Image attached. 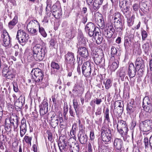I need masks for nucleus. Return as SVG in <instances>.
<instances>
[{
    "label": "nucleus",
    "mask_w": 152,
    "mask_h": 152,
    "mask_svg": "<svg viewBox=\"0 0 152 152\" xmlns=\"http://www.w3.org/2000/svg\"><path fill=\"white\" fill-rule=\"evenodd\" d=\"M69 109V113L70 115L73 118H75V113H76L75 112H74V109L71 106H70Z\"/></svg>",
    "instance_id": "obj_56"
},
{
    "label": "nucleus",
    "mask_w": 152,
    "mask_h": 152,
    "mask_svg": "<svg viewBox=\"0 0 152 152\" xmlns=\"http://www.w3.org/2000/svg\"><path fill=\"white\" fill-rule=\"evenodd\" d=\"M152 101L148 96H145L143 99V105L152 104Z\"/></svg>",
    "instance_id": "obj_38"
},
{
    "label": "nucleus",
    "mask_w": 152,
    "mask_h": 152,
    "mask_svg": "<svg viewBox=\"0 0 152 152\" xmlns=\"http://www.w3.org/2000/svg\"><path fill=\"white\" fill-rule=\"evenodd\" d=\"M61 9H60L55 12H52V15L56 19L60 18L62 15Z\"/></svg>",
    "instance_id": "obj_33"
},
{
    "label": "nucleus",
    "mask_w": 152,
    "mask_h": 152,
    "mask_svg": "<svg viewBox=\"0 0 152 152\" xmlns=\"http://www.w3.org/2000/svg\"><path fill=\"white\" fill-rule=\"evenodd\" d=\"M38 29L39 32L40 34L41 35L44 37H45L47 36V34L46 32L45 29L42 27H41L39 23L38 22Z\"/></svg>",
    "instance_id": "obj_32"
},
{
    "label": "nucleus",
    "mask_w": 152,
    "mask_h": 152,
    "mask_svg": "<svg viewBox=\"0 0 152 152\" xmlns=\"http://www.w3.org/2000/svg\"><path fill=\"white\" fill-rule=\"evenodd\" d=\"M28 38V35L26 34L23 30L22 29L18 30L16 39L18 40L21 45H24L27 41Z\"/></svg>",
    "instance_id": "obj_5"
},
{
    "label": "nucleus",
    "mask_w": 152,
    "mask_h": 152,
    "mask_svg": "<svg viewBox=\"0 0 152 152\" xmlns=\"http://www.w3.org/2000/svg\"><path fill=\"white\" fill-rule=\"evenodd\" d=\"M58 144L59 148V149L61 152H62V150H65L66 149V147L67 146L66 143L61 142L60 143H58Z\"/></svg>",
    "instance_id": "obj_39"
},
{
    "label": "nucleus",
    "mask_w": 152,
    "mask_h": 152,
    "mask_svg": "<svg viewBox=\"0 0 152 152\" xmlns=\"http://www.w3.org/2000/svg\"><path fill=\"white\" fill-rule=\"evenodd\" d=\"M38 22L35 20H32L28 24L27 29L30 34L32 36L37 35L38 33Z\"/></svg>",
    "instance_id": "obj_3"
},
{
    "label": "nucleus",
    "mask_w": 152,
    "mask_h": 152,
    "mask_svg": "<svg viewBox=\"0 0 152 152\" xmlns=\"http://www.w3.org/2000/svg\"><path fill=\"white\" fill-rule=\"evenodd\" d=\"M18 16H15L13 19L8 23V26L10 29H12L18 22Z\"/></svg>",
    "instance_id": "obj_26"
},
{
    "label": "nucleus",
    "mask_w": 152,
    "mask_h": 152,
    "mask_svg": "<svg viewBox=\"0 0 152 152\" xmlns=\"http://www.w3.org/2000/svg\"><path fill=\"white\" fill-rule=\"evenodd\" d=\"M93 37H95V39H96V42L97 44H100L102 43L103 38L101 35L99 33L97 34L96 35L95 34Z\"/></svg>",
    "instance_id": "obj_35"
},
{
    "label": "nucleus",
    "mask_w": 152,
    "mask_h": 152,
    "mask_svg": "<svg viewBox=\"0 0 152 152\" xmlns=\"http://www.w3.org/2000/svg\"><path fill=\"white\" fill-rule=\"evenodd\" d=\"M100 5L94 1L93 3V8L94 10H97L99 8Z\"/></svg>",
    "instance_id": "obj_60"
},
{
    "label": "nucleus",
    "mask_w": 152,
    "mask_h": 152,
    "mask_svg": "<svg viewBox=\"0 0 152 152\" xmlns=\"http://www.w3.org/2000/svg\"><path fill=\"white\" fill-rule=\"evenodd\" d=\"M56 39L54 38H52L49 42L50 45L53 47L55 46L56 44Z\"/></svg>",
    "instance_id": "obj_62"
},
{
    "label": "nucleus",
    "mask_w": 152,
    "mask_h": 152,
    "mask_svg": "<svg viewBox=\"0 0 152 152\" xmlns=\"http://www.w3.org/2000/svg\"><path fill=\"white\" fill-rule=\"evenodd\" d=\"M118 75L119 77V79L122 81H124L126 75L125 70L123 68H121L118 71Z\"/></svg>",
    "instance_id": "obj_28"
},
{
    "label": "nucleus",
    "mask_w": 152,
    "mask_h": 152,
    "mask_svg": "<svg viewBox=\"0 0 152 152\" xmlns=\"http://www.w3.org/2000/svg\"><path fill=\"white\" fill-rule=\"evenodd\" d=\"M118 67V64L115 62H113L110 66V69L112 71H114Z\"/></svg>",
    "instance_id": "obj_49"
},
{
    "label": "nucleus",
    "mask_w": 152,
    "mask_h": 152,
    "mask_svg": "<svg viewBox=\"0 0 152 152\" xmlns=\"http://www.w3.org/2000/svg\"><path fill=\"white\" fill-rule=\"evenodd\" d=\"M105 84V88L108 89L112 86L111 81L110 79H108L107 80L106 83L104 82Z\"/></svg>",
    "instance_id": "obj_47"
},
{
    "label": "nucleus",
    "mask_w": 152,
    "mask_h": 152,
    "mask_svg": "<svg viewBox=\"0 0 152 152\" xmlns=\"http://www.w3.org/2000/svg\"><path fill=\"white\" fill-rule=\"evenodd\" d=\"M32 53L35 60L37 61H40L44 58L47 53L45 48L43 47L40 44H37L32 49Z\"/></svg>",
    "instance_id": "obj_1"
},
{
    "label": "nucleus",
    "mask_w": 152,
    "mask_h": 152,
    "mask_svg": "<svg viewBox=\"0 0 152 152\" xmlns=\"http://www.w3.org/2000/svg\"><path fill=\"white\" fill-rule=\"evenodd\" d=\"M124 107L123 102L121 101H117L114 103V109L117 107Z\"/></svg>",
    "instance_id": "obj_37"
},
{
    "label": "nucleus",
    "mask_w": 152,
    "mask_h": 152,
    "mask_svg": "<svg viewBox=\"0 0 152 152\" xmlns=\"http://www.w3.org/2000/svg\"><path fill=\"white\" fill-rule=\"evenodd\" d=\"M59 118L56 113L54 112H53V114L51 117V120L50 124L51 127L55 128L58 126L59 122Z\"/></svg>",
    "instance_id": "obj_13"
},
{
    "label": "nucleus",
    "mask_w": 152,
    "mask_h": 152,
    "mask_svg": "<svg viewBox=\"0 0 152 152\" xmlns=\"http://www.w3.org/2000/svg\"><path fill=\"white\" fill-rule=\"evenodd\" d=\"M85 29L90 37H94L95 34L96 35L97 34L99 33L100 31L99 28L91 22L88 23L85 27Z\"/></svg>",
    "instance_id": "obj_2"
},
{
    "label": "nucleus",
    "mask_w": 152,
    "mask_h": 152,
    "mask_svg": "<svg viewBox=\"0 0 152 152\" xmlns=\"http://www.w3.org/2000/svg\"><path fill=\"white\" fill-rule=\"evenodd\" d=\"M5 129L7 128L8 130H9V131H10L13 127L14 130L15 131L18 126V124L15 123L14 122H13L12 121H11L9 118H6L5 119Z\"/></svg>",
    "instance_id": "obj_15"
},
{
    "label": "nucleus",
    "mask_w": 152,
    "mask_h": 152,
    "mask_svg": "<svg viewBox=\"0 0 152 152\" xmlns=\"http://www.w3.org/2000/svg\"><path fill=\"white\" fill-rule=\"evenodd\" d=\"M130 7L127 5L124 7L123 8L121 9V11L125 15L126 17H128L130 14L129 11Z\"/></svg>",
    "instance_id": "obj_31"
},
{
    "label": "nucleus",
    "mask_w": 152,
    "mask_h": 152,
    "mask_svg": "<svg viewBox=\"0 0 152 152\" xmlns=\"http://www.w3.org/2000/svg\"><path fill=\"white\" fill-rule=\"evenodd\" d=\"M1 38L3 41V45L5 47H7L11 45L10 37L8 33L6 30H4L2 31L1 35Z\"/></svg>",
    "instance_id": "obj_9"
},
{
    "label": "nucleus",
    "mask_w": 152,
    "mask_h": 152,
    "mask_svg": "<svg viewBox=\"0 0 152 152\" xmlns=\"http://www.w3.org/2000/svg\"><path fill=\"white\" fill-rule=\"evenodd\" d=\"M137 69L136 67H135L134 66L133 63H131L129 64L128 74L130 77V81L132 82H134V80H132V78L136 75Z\"/></svg>",
    "instance_id": "obj_12"
},
{
    "label": "nucleus",
    "mask_w": 152,
    "mask_h": 152,
    "mask_svg": "<svg viewBox=\"0 0 152 152\" xmlns=\"http://www.w3.org/2000/svg\"><path fill=\"white\" fill-rule=\"evenodd\" d=\"M101 18L99 19V20H98L99 22V26L100 28H104L105 26V23L104 20L102 16H101Z\"/></svg>",
    "instance_id": "obj_48"
},
{
    "label": "nucleus",
    "mask_w": 152,
    "mask_h": 152,
    "mask_svg": "<svg viewBox=\"0 0 152 152\" xmlns=\"http://www.w3.org/2000/svg\"><path fill=\"white\" fill-rule=\"evenodd\" d=\"M114 148L121 152L123 148V141L122 140L119 138H115L114 141Z\"/></svg>",
    "instance_id": "obj_21"
},
{
    "label": "nucleus",
    "mask_w": 152,
    "mask_h": 152,
    "mask_svg": "<svg viewBox=\"0 0 152 152\" xmlns=\"http://www.w3.org/2000/svg\"><path fill=\"white\" fill-rule=\"evenodd\" d=\"M81 70L83 75L86 77H90L91 72V66L88 61L85 62L81 67Z\"/></svg>",
    "instance_id": "obj_7"
},
{
    "label": "nucleus",
    "mask_w": 152,
    "mask_h": 152,
    "mask_svg": "<svg viewBox=\"0 0 152 152\" xmlns=\"http://www.w3.org/2000/svg\"><path fill=\"white\" fill-rule=\"evenodd\" d=\"M31 73L32 74L33 73L34 76H32L33 79L36 83H38L42 81L44 77V72L41 69L38 68L33 69Z\"/></svg>",
    "instance_id": "obj_6"
},
{
    "label": "nucleus",
    "mask_w": 152,
    "mask_h": 152,
    "mask_svg": "<svg viewBox=\"0 0 152 152\" xmlns=\"http://www.w3.org/2000/svg\"><path fill=\"white\" fill-rule=\"evenodd\" d=\"M126 18H127V25L128 26L130 27L133 25L134 21L133 20H132L130 18H128V17Z\"/></svg>",
    "instance_id": "obj_63"
},
{
    "label": "nucleus",
    "mask_w": 152,
    "mask_h": 152,
    "mask_svg": "<svg viewBox=\"0 0 152 152\" xmlns=\"http://www.w3.org/2000/svg\"><path fill=\"white\" fill-rule=\"evenodd\" d=\"M93 58L95 63L96 65H99L102 62H104V54L102 50L100 52H96Z\"/></svg>",
    "instance_id": "obj_10"
},
{
    "label": "nucleus",
    "mask_w": 152,
    "mask_h": 152,
    "mask_svg": "<svg viewBox=\"0 0 152 152\" xmlns=\"http://www.w3.org/2000/svg\"><path fill=\"white\" fill-rule=\"evenodd\" d=\"M117 129L118 131L121 134V136L123 137V139L124 140H126L125 139V137L127 136L128 131V128H124L121 129H119L118 125H117Z\"/></svg>",
    "instance_id": "obj_24"
},
{
    "label": "nucleus",
    "mask_w": 152,
    "mask_h": 152,
    "mask_svg": "<svg viewBox=\"0 0 152 152\" xmlns=\"http://www.w3.org/2000/svg\"><path fill=\"white\" fill-rule=\"evenodd\" d=\"M141 35L142 36V40H145L146 38L148 36V34L146 31L144 30L142 31L141 33Z\"/></svg>",
    "instance_id": "obj_58"
},
{
    "label": "nucleus",
    "mask_w": 152,
    "mask_h": 152,
    "mask_svg": "<svg viewBox=\"0 0 152 152\" xmlns=\"http://www.w3.org/2000/svg\"><path fill=\"white\" fill-rule=\"evenodd\" d=\"M60 9V7L59 6H58L57 4L55 3L51 6L50 9L51 10V11L52 12H53Z\"/></svg>",
    "instance_id": "obj_52"
},
{
    "label": "nucleus",
    "mask_w": 152,
    "mask_h": 152,
    "mask_svg": "<svg viewBox=\"0 0 152 152\" xmlns=\"http://www.w3.org/2000/svg\"><path fill=\"white\" fill-rule=\"evenodd\" d=\"M10 120L18 125L19 123L18 117L16 115H12L9 118Z\"/></svg>",
    "instance_id": "obj_42"
},
{
    "label": "nucleus",
    "mask_w": 152,
    "mask_h": 152,
    "mask_svg": "<svg viewBox=\"0 0 152 152\" xmlns=\"http://www.w3.org/2000/svg\"><path fill=\"white\" fill-rule=\"evenodd\" d=\"M136 109V105L135 104L134 100V99H131L130 101L128 103L126 107V110L127 113L130 114L134 112Z\"/></svg>",
    "instance_id": "obj_17"
},
{
    "label": "nucleus",
    "mask_w": 152,
    "mask_h": 152,
    "mask_svg": "<svg viewBox=\"0 0 152 152\" xmlns=\"http://www.w3.org/2000/svg\"><path fill=\"white\" fill-rule=\"evenodd\" d=\"M13 90L16 92H18L19 91L18 88V85L15 82L13 83Z\"/></svg>",
    "instance_id": "obj_61"
},
{
    "label": "nucleus",
    "mask_w": 152,
    "mask_h": 152,
    "mask_svg": "<svg viewBox=\"0 0 152 152\" xmlns=\"http://www.w3.org/2000/svg\"><path fill=\"white\" fill-rule=\"evenodd\" d=\"M51 67L53 68L58 70L60 68V67L58 64L54 62H52L51 64Z\"/></svg>",
    "instance_id": "obj_53"
},
{
    "label": "nucleus",
    "mask_w": 152,
    "mask_h": 152,
    "mask_svg": "<svg viewBox=\"0 0 152 152\" xmlns=\"http://www.w3.org/2000/svg\"><path fill=\"white\" fill-rule=\"evenodd\" d=\"M145 148L146 149H148L149 147V144L148 139L147 137L145 138L144 140Z\"/></svg>",
    "instance_id": "obj_55"
},
{
    "label": "nucleus",
    "mask_w": 152,
    "mask_h": 152,
    "mask_svg": "<svg viewBox=\"0 0 152 152\" xmlns=\"http://www.w3.org/2000/svg\"><path fill=\"white\" fill-rule=\"evenodd\" d=\"M111 58L114 59L115 58L118 57L121 55V52L119 49L114 47L112 46L111 49Z\"/></svg>",
    "instance_id": "obj_23"
},
{
    "label": "nucleus",
    "mask_w": 152,
    "mask_h": 152,
    "mask_svg": "<svg viewBox=\"0 0 152 152\" xmlns=\"http://www.w3.org/2000/svg\"><path fill=\"white\" fill-rule=\"evenodd\" d=\"M143 108L145 111L150 113L152 111V104L144 105Z\"/></svg>",
    "instance_id": "obj_40"
},
{
    "label": "nucleus",
    "mask_w": 152,
    "mask_h": 152,
    "mask_svg": "<svg viewBox=\"0 0 152 152\" xmlns=\"http://www.w3.org/2000/svg\"><path fill=\"white\" fill-rule=\"evenodd\" d=\"M24 139L26 143H29L30 145H31V141L32 140V137H29L28 136L26 135L24 137Z\"/></svg>",
    "instance_id": "obj_57"
},
{
    "label": "nucleus",
    "mask_w": 152,
    "mask_h": 152,
    "mask_svg": "<svg viewBox=\"0 0 152 152\" xmlns=\"http://www.w3.org/2000/svg\"><path fill=\"white\" fill-rule=\"evenodd\" d=\"M77 128V125L76 124H74L72 126V129L70 132V134L73 137L75 136V131Z\"/></svg>",
    "instance_id": "obj_43"
},
{
    "label": "nucleus",
    "mask_w": 152,
    "mask_h": 152,
    "mask_svg": "<svg viewBox=\"0 0 152 152\" xmlns=\"http://www.w3.org/2000/svg\"><path fill=\"white\" fill-rule=\"evenodd\" d=\"M104 131V134L107 135H109L110 136H112L111 131L110 129L105 128H102L101 130V132H103Z\"/></svg>",
    "instance_id": "obj_41"
},
{
    "label": "nucleus",
    "mask_w": 152,
    "mask_h": 152,
    "mask_svg": "<svg viewBox=\"0 0 152 152\" xmlns=\"http://www.w3.org/2000/svg\"><path fill=\"white\" fill-rule=\"evenodd\" d=\"M46 14L48 17H50L51 14L52 15V12L51 11V10L49 8L46 7Z\"/></svg>",
    "instance_id": "obj_59"
},
{
    "label": "nucleus",
    "mask_w": 152,
    "mask_h": 152,
    "mask_svg": "<svg viewBox=\"0 0 152 152\" xmlns=\"http://www.w3.org/2000/svg\"><path fill=\"white\" fill-rule=\"evenodd\" d=\"M128 2V1L127 0H124L122 1L121 0L119 2V7L121 9L123 8L124 7L126 6L127 5L126 4Z\"/></svg>",
    "instance_id": "obj_51"
},
{
    "label": "nucleus",
    "mask_w": 152,
    "mask_h": 152,
    "mask_svg": "<svg viewBox=\"0 0 152 152\" xmlns=\"http://www.w3.org/2000/svg\"><path fill=\"white\" fill-rule=\"evenodd\" d=\"M24 103L25 99L24 97L20 96L15 102V106L16 109H17L18 110H20Z\"/></svg>",
    "instance_id": "obj_19"
},
{
    "label": "nucleus",
    "mask_w": 152,
    "mask_h": 152,
    "mask_svg": "<svg viewBox=\"0 0 152 152\" xmlns=\"http://www.w3.org/2000/svg\"><path fill=\"white\" fill-rule=\"evenodd\" d=\"M142 48L144 50L145 52L147 53L149 51V45L148 42L145 43L142 46Z\"/></svg>",
    "instance_id": "obj_50"
},
{
    "label": "nucleus",
    "mask_w": 152,
    "mask_h": 152,
    "mask_svg": "<svg viewBox=\"0 0 152 152\" xmlns=\"http://www.w3.org/2000/svg\"><path fill=\"white\" fill-rule=\"evenodd\" d=\"M120 14L115 15L114 17V27L117 32H121L124 29L125 27L124 23L122 22V20L120 18Z\"/></svg>",
    "instance_id": "obj_4"
},
{
    "label": "nucleus",
    "mask_w": 152,
    "mask_h": 152,
    "mask_svg": "<svg viewBox=\"0 0 152 152\" xmlns=\"http://www.w3.org/2000/svg\"><path fill=\"white\" fill-rule=\"evenodd\" d=\"M137 69V74L139 75V76H142L144 72V67H143L142 68H141V67H139Z\"/></svg>",
    "instance_id": "obj_54"
},
{
    "label": "nucleus",
    "mask_w": 152,
    "mask_h": 152,
    "mask_svg": "<svg viewBox=\"0 0 152 152\" xmlns=\"http://www.w3.org/2000/svg\"><path fill=\"white\" fill-rule=\"evenodd\" d=\"M78 48L77 53L81 57L86 58H88V52L87 49L84 47L81 46Z\"/></svg>",
    "instance_id": "obj_16"
},
{
    "label": "nucleus",
    "mask_w": 152,
    "mask_h": 152,
    "mask_svg": "<svg viewBox=\"0 0 152 152\" xmlns=\"http://www.w3.org/2000/svg\"><path fill=\"white\" fill-rule=\"evenodd\" d=\"M39 112L41 115H44L48 111V104L46 101L42 102V105H39Z\"/></svg>",
    "instance_id": "obj_20"
},
{
    "label": "nucleus",
    "mask_w": 152,
    "mask_h": 152,
    "mask_svg": "<svg viewBox=\"0 0 152 152\" xmlns=\"http://www.w3.org/2000/svg\"><path fill=\"white\" fill-rule=\"evenodd\" d=\"M73 106L74 109L75 111L76 115L78 116V114H77V110L78 109L79 105L77 100L75 99L73 100Z\"/></svg>",
    "instance_id": "obj_44"
},
{
    "label": "nucleus",
    "mask_w": 152,
    "mask_h": 152,
    "mask_svg": "<svg viewBox=\"0 0 152 152\" xmlns=\"http://www.w3.org/2000/svg\"><path fill=\"white\" fill-rule=\"evenodd\" d=\"M104 117L105 120H107L108 122H110V119L109 116V109L108 108L106 109L105 112L104 113Z\"/></svg>",
    "instance_id": "obj_46"
},
{
    "label": "nucleus",
    "mask_w": 152,
    "mask_h": 152,
    "mask_svg": "<svg viewBox=\"0 0 152 152\" xmlns=\"http://www.w3.org/2000/svg\"><path fill=\"white\" fill-rule=\"evenodd\" d=\"M131 43V38L126 36L124 37V46L126 50L128 49L130 46Z\"/></svg>",
    "instance_id": "obj_27"
},
{
    "label": "nucleus",
    "mask_w": 152,
    "mask_h": 152,
    "mask_svg": "<svg viewBox=\"0 0 152 152\" xmlns=\"http://www.w3.org/2000/svg\"><path fill=\"white\" fill-rule=\"evenodd\" d=\"M117 125H118L119 129L128 128L126 122L123 120L118 121Z\"/></svg>",
    "instance_id": "obj_34"
},
{
    "label": "nucleus",
    "mask_w": 152,
    "mask_h": 152,
    "mask_svg": "<svg viewBox=\"0 0 152 152\" xmlns=\"http://www.w3.org/2000/svg\"><path fill=\"white\" fill-rule=\"evenodd\" d=\"M140 130L144 132H147L152 129V120H146L140 123Z\"/></svg>",
    "instance_id": "obj_8"
},
{
    "label": "nucleus",
    "mask_w": 152,
    "mask_h": 152,
    "mask_svg": "<svg viewBox=\"0 0 152 152\" xmlns=\"http://www.w3.org/2000/svg\"><path fill=\"white\" fill-rule=\"evenodd\" d=\"M77 136L78 139L81 144L84 145L86 144L88 140V137L84 131H80Z\"/></svg>",
    "instance_id": "obj_14"
},
{
    "label": "nucleus",
    "mask_w": 152,
    "mask_h": 152,
    "mask_svg": "<svg viewBox=\"0 0 152 152\" xmlns=\"http://www.w3.org/2000/svg\"><path fill=\"white\" fill-rule=\"evenodd\" d=\"M135 66L136 68L138 69L139 67H145V65L144 61L140 57L137 58L135 62Z\"/></svg>",
    "instance_id": "obj_25"
},
{
    "label": "nucleus",
    "mask_w": 152,
    "mask_h": 152,
    "mask_svg": "<svg viewBox=\"0 0 152 152\" xmlns=\"http://www.w3.org/2000/svg\"><path fill=\"white\" fill-rule=\"evenodd\" d=\"M65 57L67 66L74 64L75 59L74 53L68 52L65 55Z\"/></svg>",
    "instance_id": "obj_11"
},
{
    "label": "nucleus",
    "mask_w": 152,
    "mask_h": 152,
    "mask_svg": "<svg viewBox=\"0 0 152 152\" xmlns=\"http://www.w3.org/2000/svg\"><path fill=\"white\" fill-rule=\"evenodd\" d=\"M77 39L79 45V47H80H80H81V46L84 47L86 42L83 35H79Z\"/></svg>",
    "instance_id": "obj_29"
},
{
    "label": "nucleus",
    "mask_w": 152,
    "mask_h": 152,
    "mask_svg": "<svg viewBox=\"0 0 152 152\" xmlns=\"http://www.w3.org/2000/svg\"><path fill=\"white\" fill-rule=\"evenodd\" d=\"M80 86L77 84H75L73 87L72 92L75 94V96H77L79 94L80 90L79 88Z\"/></svg>",
    "instance_id": "obj_36"
},
{
    "label": "nucleus",
    "mask_w": 152,
    "mask_h": 152,
    "mask_svg": "<svg viewBox=\"0 0 152 152\" xmlns=\"http://www.w3.org/2000/svg\"><path fill=\"white\" fill-rule=\"evenodd\" d=\"M104 131L103 132H101V135L102 141L104 142H105V143H106V142H108L110 141L111 136H110L109 135H107L104 133Z\"/></svg>",
    "instance_id": "obj_30"
},
{
    "label": "nucleus",
    "mask_w": 152,
    "mask_h": 152,
    "mask_svg": "<svg viewBox=\"0 0 152 152\" xmlns=\"http://www.w3.org/2000/svg\"><path fill=\"white\" fill-rule=\"evenodd\" d=\"M117 113L118 115L121 114L123 112L124 110V107H117Z\"/></svg>",
    "instance_id": "obj_64"
},
{
    "label": "nucleus",
    "mask_w": 152,
    "mask_h": 152,
    "mask_svg": "<svg viewBox=\"0 0 152 152\" xmlns=\"http://www.w3.org/2000/svg\"><path fill=\"white\" fill-rule=\"evenodd\" d=\"M8 79H11L14 78V75L13 74L12 72L10 70H9L7 73H6L4 76Z\"/></svg>",
    "instance_id": "obj_45"
},
{
    "label": "nucleus",
    "mask_w": 152,
    "mask_h": 152,
    "mask_svg": "<svg viewBox=\"0 0 152 152\" xmlns=\"http://www.w3.org/2000/svg\"><path fill=\"white\" fill-rule=\"evenodd\" d=\"M108 28H109L104 30L103 31V34L107 38L110 39L112 37L115 30L114 28L112 25H111L110 26H109Z\"/></svg>",
    "instance_id": "obj_18"
},
{
    "label": "nucleus",
    "mask_w": 152,
    "mask_h": 152,
    "mask_svg": "<svg viewBox=\"0 0 152 152\" xmlns=\"http://www.w3.org/2000/svg\"><path fill=\"white\" fill-rule=\"evenodd\" d=\"M20 136L21 137H23L25 134L26 131V125L25 119H23L21 121V125L20 126Z\"/></svg>",
    "instance_id": "obj_22"
}]
</instances>
